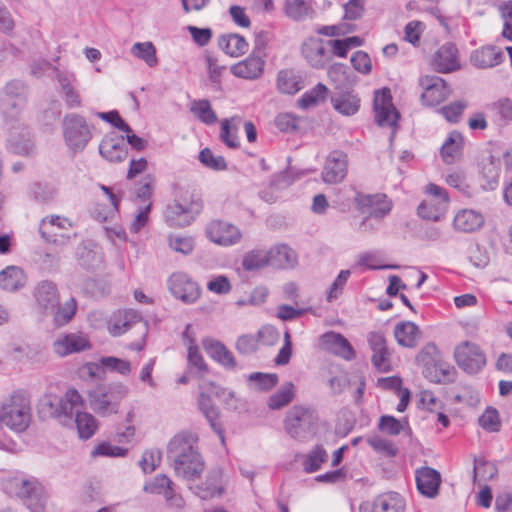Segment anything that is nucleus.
<instances>
[{
	"mask_svg": "<svg viewBox=\"0 0 512 512\" xmlns=\"http://www.w3.org/2000/svg\"><path fill=\"white\" fill-rule=\"evenodd\" d=\"M269 265L276 268H291L297 263V255L285 244L276 245L267 251Z\"/></svg>",
	"mask_w": 512,
	"mask_h": 512,
	"instance_id": "nucleus-38",
	"label": "nucleus"
},
{
	"mask_svg": "<svg viewBox=\"0 0 512 512\" xmlns=\"http://www.w3.org/2000/svg\"><path fill=\"white\" fill-rule=\"evenodd\" d=\"M377 427L382 433L388 434L390 436H397L404 429V424L394 416L382 415L379 418Z\"/></svg>",
	"mask_w": 512,
	"mask_h": 512,
	"instance_id": "nucleus-62",
	"label": "nucleus"
},
{
	"mask_svg": "<svg viewBox=\"0 0 512 512\" xmlns=\"http://www.w3.org/2000/svg\"><path fill=\"white\" fill-rule=\"evenodd\" d=\"M27 283V275L19 266L10 265L0 271V288L8 292L22 289Z\"/></svg>",
	"mask_w": 512,
	"mask_h": 512,
	"instance_id": "nucleus-34",
	"label": "nucleus"
},
{
	"mask_svg": "<svg viewBox=\"0 0 512 512\" xmlns=\"http://www.w3.org/2000/svg\"><path fill=\"white\" fill-rule=\"evenodd\" d=\"M431 66L438 73H451L460 69L459 51L455 44L445 43L432 56Z\"/></svg>",
	"mask_w": 512,
	"mask_h": 512,
	"instance_id": "nucleus-21",
	"label": "nucleus"
},
{
	"mask_svg": "<svg viewBox=\"0 0 512 512\" xmlns=\"http://www.w3.org/2000/svg\"><path fill=\"white\" fill-rule=\"evenodd\" d=\"M415 481L419 493L427 498H435L441 484L440 473L431 467H420L415 471Z\"/></svg>",
	"mask_w": 512,
	"mask_h": 512,
	"instance_id": "nucleus-25",
	"label": "nucleus"
},
{
	"mask_svg": "<svg viewBox=\"0 0 512 512\" xmlns=\"http://www.w3.org/2000/svg\"><path fill=\"white\" fill-rule=\"evenodd\" d=\"M267 265H269V254L266 250L249 251L242 259V267L246 271H255Z\"/></svg>",
	"mask_w": 512,
	"mask_h": 512,
	"instance_id": "nucleus-50",
	"label": "nucleus"
},
{
	"mask_svg": "<svg viewBox=\"0 0 512 512\" xmlns=\"http://www.w3.org/2000/svg\"><path fill=\"white\" fill-rule=\"evenodd\" d=\"M168 288L172 295L186 304L194 303L200 296L198 284L186 273H173L168 279Z\"/></svg>",
	"mask_w": 512,
	"mask_h": 512,
	"instance_id": "nucleus-17",
	"label": "nucleus"
},
{
	"mask_svg": "<svg viewBox=\"0 0 512 512\" xmlns=\"http://www.w3.org/2000/svg\"><path fill=\"white\" fill-rule=\"evenodd\" d=\"M198 405L201 412L210 423L211 428L219 435L221 442L224 443L223 430L217 423L218 411L213 405L210 397L204 393H201L198 399Z\"/></svg>",
	"mask_w": 512,
	"mask_h": 512,
	"instance_id": "nucleus-42",
	"label": "nucleus"
},
{
	"mask_svg": "<svg viewBox=\"0 0 512 512\" xmlns=\"http://www.w3.org/2000/svg\"><path fill=\"white\" fill-rule=\"evenodd\" d=\"M375 119L379 126L392 128L394 136L398 128L399 112L393 106L391 92L388 88L375 91L374 95Z\"/></svg>",
	"mask_w": 512,
	"mask_h": 512,
	"instance_id": "nucleus-12",
	"label": "nucleus"
},
{
	"mask_svg": "<svg viewBox=\"0 0 512 512\" xmlns=\"http://www.w3.org/2000/svg\"><path fill=\"white\" fill-rule=\"evenodd\" d=\"M190 112L206 125H212L218 120L215 111L207 99L193 100L190 105Z\"/></svg>",
	"mask_w": 512,
	"mask_h": 512,
	"instance_id": "nucleus-45",
	"label": "nucleus"
},
{
	"mask_svg": "<svg viewBox=\"0 0 512 512\" xmlns=\"http://www.w3.org/2000/svg\"><path fill=\"white\" fill-rule=\"evenodd\" d=\"M327 76L336 88H342L350 84V72L346 65L333 63L327 69Z\"/></svg>",
	"mask_w": 512,
	"mask_h": 512,
	"instance_id": "nucleus-52",
	"label": "nucleus"
},
{
	"mask_svg": "<svg viewBox=\"0 0 512 512\" xmlns=\"http://www.w3.org/2000/svg\"><path fill=\"white\" fill-rule=\"evenodd\" d=\"M334 109L342 115L351 116L360 108L359 97L352 92H344L332 98Z\"/></svg>",
	"mask_w": 512,
	"mask_h": 512,
	"instance_id": "nucleus-39",
	"label": "nucleus"
},
{
	"mask_svg": "<svg viewBox=\"0 0 512 512\" xmlns=\"http://www.w3.org/2000/svg\"><path fill=\"white\" fill-rule=\"evenodd\" d=\"M127 452L126 448L113 445L108 441H102L93 448L91 457H124Z\"/></svg>",
	"mask_w": 512,
	"mask_h": 512,
	"instance_id": "nucleus-58",
	"label": "nucleus"
},
{
	"mask_svg": "<svg viewBox=\"0 0 512 512\" xmlns=\"http://www.w3.org/2000/svg\"><path fill=\"white\" fill-rule=\"evenodd\" d=\"M173 489V482L166 475H158L151 482L144 486V490L153 494H162L164 497L170 495Z\"/></svg>",
	"mask_w": 512,
	"mask_h": 512,
	"instance_id": "nucleus-57",
	"label": "nucleus"
},
{
	"mask_svg": "<svg viewBox=\"0 0 512 512\" xmlns=\"http://www.w3.org/2000/svg\"><path fill=\"white\" fill-rule=\"evenodd\" d=\"M454 357L457 365L468 374L478 373L486 364L481 348L469 341H464L455 348Z\"/></svg>",
	"mask_w": 512,
	"mask_h": 512,
	"instance_id": "nucleus-13",
	"label": "nucleus"
},
{
	"mask_svg": "<svg viewBox=\"0 0 512 512\" xmlns=\"http://www.w3.org/2000/svg\"><path fill=\"white\" fill-rule=\"evenodd\" d=\"M312 411L303 406H294L287 414L284 427L286 432L294 439L300 437L301 432L311 424Z\"/></svg>",
	"mask_w": 512,
	"mask_h": 512,
	"instance_id": "nucleus-27",
	"label": "nucleus"
},
{
	"mask_svg": "<svg viewBox=\"0 0 512 512\" xmlns=\"http://www.w3.org/2000/svg\"><path fill=\"white\" fill-rule=\"evenodd\" d=\"M276 85L283 94H295L302 89L300 78L292 70H281L277 74Z\"/></svg>",
	"mask_w": 512,
	"mask_h": 512,
	"instance_id": "nucleus-44",
	"label": "nucleus"
},
{
	"mask_svg": "<svg viewBox=\"0 0 512 512\" xmlns=\"http://www.w3.org/2000/svg\"><path fill=\"white\" fill-rule=\"evenodd\" d=\"M198 159L204 167L213 171H224L227 169L225 158L221 155H215L209 148L202 149Z\"/></svg>",
	"mask_w": 512,
	"mask_h": 512,
	"instance_id": "nucleus-54",
	"label": "nucleus"
},
{
	"mask_svg": "<svg viewBox=\"0 0 512 512\" xmlns=\"http://www.w3.org/2000/svg\"><path fill=\"white\" fill-rule=\"evenodd\" d=\"M91 348L90 339L83 332H72L60 335L53 342V351L60 357L80 353Z\"/></svg>",
	"mask_w": 512,
	"mask_h": 512,
	"instance_id": "nucleus-18",
	"label": "nucleus"
},
{
	"mask_svg": "<svg viewBox=\"0 0 512 512\" xmlns=\"http://www.w3.org/2000/svg\"><path fill=\"white\" fill-rule=\"evenodd\" d=\"M63 138L73 153L82 152L93 137L92 126L79 114H66L62 121Z\"/></svg>",
	"mask_w": 512,
	"mask_h": 512,
	"instance_id": "nucleus-6",
	"label": "nucleus"
},
{
	"mask_svg": "<svg viewBox=\"0 0 512 512\" xmlns=\"http://www.w3.org/2000/svg\"><path fill=\"white\" fill-rule=\"evenodd\" d=\"M71 228L72 223L68 218L50 215L41 220L39 233L47 242L64 245L70 240V234L67 231Z\"/></svg>",
	"mask_w": 512,
	"mask_h": 512,
	"instance_id": "nucleus-14",
	"label": "nucleus"
},
{
	"mask_svg": "<svg viewBox=\"0 0 512 512\" xmlns=\"http://www.w3.org/2000/svg\"><path fill=\"white\" fill-rule=\"evenodd\" d=\"M300 52L306 63L316 70L324 69L331 61L327 40L309 37L301 44Z\"/></svg>",
	"mask_w": 512,
	"mask_h": 512,
	"instance_id": "nucleus-16",
	"label": "nucleus"
},
{
	"mask_svg": "<svg viewBox=\"0 0 512 512\" xmlns=\"http://www.w3.org/2000/svg\"><path fill=\"white\" fill-rule=\"evenodd\" d=\"M248 381L254 383L261 391H269L278 383V375L275 373L254 372L249 374Z\"/></svg>",
	"mask_w": 512,
	"mask_h": 512,
	"instance_id": "nucleus-60",
	"label": "nucleus"
},
{
	"mask_svg": "<svg viewBox=\"0 0 512 512\" xmlns=\"http://www.w3.org/2000/svg\"><path fill=\"white\" fill-rule=\"evenodd\" d=\"M34 297L44 312H54L59 304L57 286L51 281H41L34 288Z\"/></svg>",
	"mask_w": 512,
	"mask_h": 512,
	"instance_id": "nucleus-29",
	"label": "nucleus"
},
{
	"mask_svg": "<svg viewBox=\"0 0 512 512\" xmlns=\"http://www.w3.org/2000/svg\"><path fill=\"white\" fill-rule=\"evenodd\" d=\"M485 222L483 214L474 209H461L453 219V227L456 231L472 233L479 230Z\"/></svg>",
	"mask_w": 512,
	"mask_h": 512,
	"instance_id": "nucleus-31",
	"label": "nucleus"
},
{
	"mask_svg": "<svg viewBox=\"0 0 512 512\" xmlns=\"http://www.w3.org/2000/svg\"><path fill=\"white\" fill-rule=\"evenodd\" d=\"M202 345L207 354L223 367L227 369H234L236 367V361L232 352L222 342L206 338L203 339Z\"/></svg>",
	"mask_w": 512,
	"mask_h": 512,
	"instance_id": "nucleus-32",
	"label": "nucleus"
},
{
	"mask_svg": "<svg viewBox=\"0 0 512 512\" xmlns=\"http://www.w3.org/2000/svg\"><path fill=\"white\" fill-rule=\"evenodd\" d=\"M41 406L50 417H71L74 410L83 406V398L76 389L69 388L63 397L46 395Z\"/></svg>",
	"mask_w": 512,
	"mask_h": 512,
	"instance_id": "nucleus-8",
	"label": "nucleus"
},
{
	"mask_svg": "<svg viewBox=\"0 0 512 512\" xmlns=\"http://www.w3.org/2000/svg\"><path fill=\"white\" fill-rule=\"evenodd\" d=\"M75 423L78 435L83 440H88L96 433L98 421L88 412H79L76 410Z\"/></svg>",
	"mask_w": 512,
	"mask_h": 512,
	"instance_id": "nucleus-43",
	"label": "nucleus"
},
{
	"mask_svg": "<svg viewBox=\"0 0 512 512\" xmlns=\"http://www.w3.org/2000/svg\"><path fill=\"white\" fill-rule=\"evenodd\" d=\"M131 54L144 61L148 67H155L158 64L156 48L150 41L134 43L131 47Z\"/></svg>",
	"mask_w": 512,
	"mask_h": 512,
	"instance_id": "nucleus-48",
	"label": "nucleus"
},
{
	"mask_svg": "<svg viewBox=\"0 0 512 512\" xmlns=\"http://www.w3.org/2000/svg\"><path fill=\"white\" fill-rule=\"evenodd\" d=\"M99 152L109 162H122L127 158L128 148L123 136L108 135L99 145Z\"/></svg>",
	"mask_w": 512,
	"mask_h": 512,
	"instance_id": "nucleus-28",
	"label": "nucleus"
},
{
	"mask_svg": "<svg viewBox=\"0 0 512 512\" xmlns=\"http://www.w3.org/2000/svg\"><path fill=\"white\" fill-rule=\"evenodd\" d=\"M505 59L504 53L494 45H485L470 54V63L478 69H489L500 65Z\"/></svg>",
	"mask_w": 512,
	"mask_h": 512,
	"instance_id": "nucleus-26",
	"label": "nucleus"
},
{
	"mask_svg": "<svg viewBox=\"0 0 512 512\" xmlns=\"http://www.w3.org/2000/svg\"><path fill=\"white\" fill-rule=\"evenodd\" d=\"M101 366L111 372H117L123 376L131 372V364L129 361L113 356L101 357L99 360Z\"/></svg>",
	"mask_w": 512,
	"mask_h": 512,
	"instance_id": "nucleus-61",
	"label": "nucleus"
},
{
	"mask_svg": "<svg viewBox=\"0 0 512 512\" xmlns=\"http://www.w3.org/2000/svg\"><path fill=\"white\" fill-rule=\"evenodd\" d=\"M348 159L347 155L340 151L331 152L324 164L322 170V179L327 184H337L342 182L347 175Z\"/></svg>",
	"mask_w": 512,
	"mask_h": 512,
	"instance_id": "nucleus-22",
	"label": "nucleus"
},
{
	"mask_svg": "<svg viewBox=\"0 0 512 512\" xmlns=\"http://www.w3.org/2000/svg\"><path fill=\"white\" fill-rule=\"evenodd\" d=\"M218 45L225 54L231 57L242 56L249 49V44L246 39L237 33L221 35L218 39Z\"/></svg>",
	"mask_w": 512,
	"mask_h": 512,
	"instance_id": "nucleus-36",
	"label": "nucleus"
},
{
	"mask_svg": "<svg viewBox=\"0 0 512 512\" xmlns=\"http://www.w3.org/2000/svg\"><path fill=\"white\" fill-rule=\"evenodd\" d=\"M351 275L350 270H341L327 291V301L333 302L338 299Z\"/></svg>",
	"mask_w": 512,
	"mask_h": 512,
	"instance_id": "nucleus-64",
	"label": "nucleus"
},
{
	"mask_svg": "<svg viewBox=\"0 0 512 512\" xmlns=\"http://www.w3.org/2000/svg\"><path fill=\"white\" fill-rule=\"evenodd\" d=\"M264 68V58L261 55L251 53L244 60L233 64L230 67V72L237 78L257 80L263 75Z\"/></svg>",
	"mask_w": 512,
	"mask_h": 512,
	"instance_id": "nucleus-24",
	"label": "nucleus"
},
{
	"mask_svg": "<svg viewBox=\"0 0 512 512\" xmlns=\"http://www.w3.org/2000/svg\"><path fill=\"white\" fill-rule=\"evenodd\" d=\"M168 246L174 252L188 256L195 249V238L186 234L173 233L168 236Z\"/></svg>",
	"mask_w": 512,
	"mask_h": 512,
	"instance_id": "nucleus-49",
	"label": "nucleus"
},
{
	"mask_svg": "<svg viewBox=\"0 0 512 512\" xmlns=\"http://www.w3.org/2000/svg\"><path fill=\"white\" fill-rule=\"evenodd\" d=\"M323 350L328 351L344 360L351 361L356 353L349 341L340 333L329 331L321 335L319 339Z\"/></svg>",
	"mask_w": 512,
	"mask_h": 512,
	"instance_id": "nucleus-23",
	"label": "nucleus"
},
{
	"mask_svg": "<svg viewBox=\"0 0 512 512\" xmlns=\"http://www.w3.org/2000/svg\"><path fill=\"white\" fill-rule=\"evenodd\" d=\"M205 235L212 243L230 247L240 242L242 233L234 224L223 220H212L205 228Z\"/></svg>",
	"mask_w": 512,
	"mask_h": 512,
	"instance_id": "nucleus-15",
	"label": "nucleus"
},
{
	"mask_svg": "<svg viewBox=\"0 0 512 512\" xmlns=\"http://www.w3.org/2000/svg\"><path fill=\"white\" fill-rule=\"evenodd\" d=\"M355 203L362 213H367L368 217L363 219L360 229L366 225L367 219H382L386 217L392 210V201L382 193L363 194L357 193Z\"/></svg>",
	"mask_w": 512,
	"mask_h": 512,
	"instance_id": "nucleus-11",
	"label": "nucleus"
},
{
	"mask_svg": "<svg viewBox=\"0 0 512 512\" xmlns=\"http://www.w3.org/2000/svg\"><path fill=\"white\" fill-rule=\"evenodd\" d=\"M295 396V386L292 382L285 383L277 392L268 399V407L271 410H279L287 406Z\"/></svg>",
	"mask_w": 512,
	"mask_h": 512,
	"instance_id": "nucleus-47",
	"label": "nucleus"
},
{
	"mask_svg": "<svg viewBox=\"0 0 512 512\" xmlns=\"http://www.w3.org/2000/svg\"><path fill=\"white\" fill-rule=\"evenodd\" d=\"M203 208L201 198L190 194L181 200H175L164 211V218L170 227L184 228L189 226Z\"/></svg>",
	"mask_w": 512,
	"mask_h": 512,
	"instance_id": "nucleus-7",
	"label": "nucleus"
},
{
	"mask_svg": "<svg viewBox=\"0 0 512 512\" xmlns=\"http://www.w3.org/2000/svg\"><path fill=\"white\" fill-rule=\"evenodd\" d=\"M464 143L463 135L458 131H452L441 147V155L446 163H452L462 151Z\"/></svg>",
	"mask_w": 512,
	"mask_h": 512,
	"instance_id": "nucleus-40",
	"label": "nucleus"
},
{
	"mask_svg": "<svg viewBox=\"0 0 512 512\" xmlns=\"http://www.w3.org/2000/svg\"><path fill=\"white\" fill-rule=\"evenodd\" d=\"M5 491L18 497L31 512H42L45 506L43 485L33 476L17 473L4 482Z\"/></svg>",
	"mask_w": 512,
	"mask_h": 512,
	"instance_id": "nucleus-3",
	"label": "nucleus"
},
{
	"mask_svg": "<svg viewBox=\"0 0 512 512\" xmlns=\"http://www.w3.org/2000/svg\"><path fill=\"white\" fill-rule=\"evenodd\" d=\"M428 198L418 206V215L426 220L439 221L446 213L449 205L447 191L433 183L426 187Z\"/></svg>",
	"mask_w": 512,
	"mask_h": 512,
	"instance_id": "nucleus-10",
	"label": "nucleus"
},
{
	"mask_svg": "<svg viewBox=\"0 0 512 512\" xmlns=\"http://www.w3.org/2000/svg\"><path fill=\"white\" fill-rule=\"evenodd\" d=\"M394 337L400 346L414 348L421 338V331L414 322L402 321L395 325Z\"/></svg>",
	"mask_w": 512,
	"mask_h": 512,
	"instance_id": "nucleus-35",
	"label": "nucleus"
},
{
	"mask_svg": "<svg viewBox=\"0 0 512 512\" xmlns=\"http://www.w3.org/2000/svg\"><path fill=\"white\" fill-rule=\"evenodd\" d=\"M424 91L421 94L423 104L436 106L446 100L451 93L447 83L438 76H425L420 80Z\"/></svg>",
	"mask_w": 512,
	"mask_h": 512,
	"instance_id": "nucleus-20",
	"label": "nucleus"
},
{
	"mask_svg": "<svg viewBox=\"0 0 512 512\" xmlns=\"http://www.w3.org/2000/svg\"><path fill=\"white\" fill-rule=\"evenodd\" d=\"M54 315V321L57 326L68 324L74 317L77 310V302L74 297L69 298L64 304L58 305Z\"/></svg>",
	"mask_w": 512,
	"mask_h": 512,
	"instance_id": "nucleus-56",
	"label": "nucleus"
},
{
	"mask_svg": "<svg viewBox=\"0 0 512 512\" xmlns=\"http://www.w3.org/2000/svg\"><path fill=\"white\" fill-rule=\"evenodd\" d=\"M24 103L23 83L17 80L8 82L0 95V112L5 118L7 125L18 120Z\"/></svg>",
	"mask_w": 512,
	"mask_h": 512,
	"instance_id": "nucleus-9",
	"label": "nucleus"
},
{
	"mask_svg": "<svg viewBox=\"0 0 512 512\" xmlns=\"http://www.w3.org/2000/svg\"><path fill=\"white\" fill-rule=\"evenodd\" d=\"M494 118L502 125L512 121V101L508 98H502L492 103L490 106Z\"/></svg>",
	"mask_w": 512,
	"mask_h": 512,
	"instance_id": "nucleus-53",
	"label": "nucleus"
},
{
	"mask_svg": "<svg viewBox=\"0 0 512 512\" xmlns=\"http://www.w3.org/2000/svg\"><path fill=\"white\" fill-rule=\"evenodd\" d=\"M366 442L377 453L383 454L388 457L396 456L398 449L392 441L383 438L379 435H371L366 438Z\"/></svg>",
	"mask_w": 512,
	"mask_h": 512,
	"instance_id": "nucleus-55",
	"label": "nucleus"
},
{
	"mask_svg": "<svg viewBox=\"0 0 512 512\" xmlns=\"http://www.w3.org/2000/svg\"><path fill=\"white\" fill-rule=\"evenodd\" d=\"M405 501L397 492H386L375 497L372 512H404Z\"/></svg>",
	"mask_w": 512,
	"mask_h": 512,
	"instance_id": "nucleus-37",
	"label": "nucleus"
},
{
	"mask_svg": "<svg viewBox=\"0 0 512 512\" xmlns=\"http://www.w3.org/2000/svg\"><path fill=\"white\" fill-rule=\"evenodd\" d=\"M479 425L487 432H498L501 428V420L498 411L493 407H487L478 419Z\"/></svg>",
	"mask_w": 512,
	"mask_h": 512,
	"instance_id": "nucleus-59",
	"label": "nucleus"
},
{
	"mask_svg": "<svg viewBox=\"0 0 512 512\" xmlns=\"http://www.w3.org/2000/svg\"><path fill=\"white\" fill-rule=\"evenodd\" d=\"M198 436L191 431L177 433L168 443L167 454L173 461L177 476L192 480L204 470V460L198 451Z\"/></svg>",
	"mask_w": 512,
	"mask_h": 512,
	"instance_id": "nucleus-1",
	"label": "nucleus"
},
{
	"mask_svg": "<svg viewBox=\"0 0 512 512\" xmlns=\"http://www.w3.org/2000/svg\"><path fill=\"white\" fill-rule=\"evenodd\" d=\"M15 129L13 125L9 128L8 149L18 155H29L34 147L30 132L24 127H18L19 131H15Z\"/></svg>",
	"mask_w": 512,
	"mask_h": 512,
	"instance_id": "nucleus-33",
	"label": "nucleus"
},
{
	"mask_svg": "<svg viewBox=\"0 0 512 512\" xmlns=\"http://www.w3.org/2000/svg\"><path fill=\"white\" fill-rule=\"evenodd\" d=\"M32 420L30 399L23 393L15 392L0 401V437L5 438L10 446V440L2 432L3 427L16 433L27 430Z\"/></svg>",
	"mask_w": 512,
	"mask_h": 512,
	"instance_id": "nucleus-2",
	"label": "nucleus"
},
{
	"mask_svg": "<svg viewBox=\"0 0 512 512\" xmlns=\"http://www.w3.org/2000/svg\"><path fill=\"white\" fill-rule=\"evenodd\" d=\"M190 489L202 500L221 496L224 492L222 471L220 469H213L208 473L205 483L191 486Z\"/></svg>",
	"mask_w": 512,
	"mask_h": 512,
	"instance_id": "nucleus-30",
	"label": "nucleus"
},
{
	"mask_svg": "<svg viewBox=\"0 0 512 512\" xmlns=\"http://www.w3.org/2000/svg\"><path fill=\"white\" fill-rule=\"evenodd\" d=\"M327 457L328 455L326 450L322 446L316 445L307 454L302 456L303 470L306 473H314L318 471L322 464L326 462Z\"/></svg>",
	"mask_w": 512,
	"mask_h": 512,
	"instance_id": "nucleus-46",
	"label": "nucleus"
},
{
	"mask_svg": "<svg viewBox=\"0 0 512 512\" xmlns=\"http://www.w3.org/2000/svg\"><path fill=\"white\" fill-rule=\"evenodd\" d=\"M207 66L208 79L213 85L215 91H222V76L226 71V66L220 65L215 57L207 56L205 58Z\"/></svg>",
	"mask_w": 512,
	"mask_h": 512,
	"instance_id": "nucleus-51",
	"label": "nucleus"
},
{
	"mask_svg": "<svg viewBox=\"0 0 512 512\" xmlns=\"http://www.w3.org/2000/svg\"><path fill=\"white\" fill-rule=\"evenodd\" d=\"M128 393V387L121 382L99 385L88 392L89 407L101 417L117 414Z\"/></svg>",
	"mask_w": 512,
	"mask_h": 512,
	"instance_id": "nucleus-4",
	"label": "nucleus"
},
{
	"mask_svg": "<svg viewBox=\"0 0 512 512\" xmlns=\"http://www.w3.org/2000/svg\"><path fill=\"white\" fill-rule=\"evenodd\" d=\"M328 92L329 90L326 85L322 83L316 84L313 88L303 93L298 99L297 103L299 108L305 110L325 102Z\"/></svg>",
	"mask_w": 512,
	"mask_h": 512,
	"instance_id": "nucleus-41",
	"label": "nucleus"
},
{
	"mask_svg": "<svg viewBox=\"0 0 512 512\" xmlns=\"http://www.w3.org/2000/svg\"><path fill=\"white\" fill-rule=\"evenodd\" d=\"M88 319L94 328L106 325L108 332L114 337L123 335L136 324L142 325L143 322H146L141 314L134 309H120L109 316L102 311H93L89 314Z\"/></svg>",
	"mask_w": 512,
	"mask_h": 512,
	"instance_id": "nucleus-5",
	"label": "nucleus"
},
{
	"mask_svg": "<svg viewBox=\"0 0 512 512\" xmlns=\"http://www.w3.org/2000/svg\"><path fill=\"white\" fill-rule=\"evenodd\" d=\"M367 342L372 351L371 362L379 372H388L391 368V353L388 349L386 338L381 332H370Z\"/></svg>",
	"mask_w": 512,
	"mask_h": 512,
	"instance_id": "nucleus-19",
	"label": "nucleus"
},
{
	"mask_svg": "<svg viewBox=\"0 0 512 512\" xmlns=\"http://www.w3.org/2000/svg\"><path fill=\"white\" fill-rule=\"evenodd\" d=\"M286 14L294 20H302L309 14L310 7L308 0L288 1L285 6Z\"/></svg>",
	"mask_w": 512,
	"mask_h": 512,
	"instance_id": "nucleus-63",
	"label": "nucleus"
}]
</instances>
